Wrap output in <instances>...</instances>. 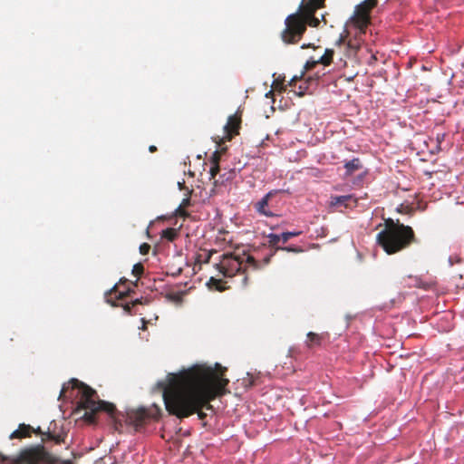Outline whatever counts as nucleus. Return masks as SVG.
Here are the masks:
<instances>
[{
	"instance_id": "obj_9",
	"label": "nucleus",
	"mask_w": 464,
	"mask_h": 464,
	"mask_svg": "<svg viewBox=\"0 0 464 464\" xmlns=\"http://www.w3.org/2000/svg\"><path fill=\"white\" fill-rule=\"evenodd\" d=\"M241 119L237 114L230 115L227 124L224 126L225 138L230 140L234 136L238 134Z\"/></svg>"
},
{
	"instance_id": "obj_5",
	"label": "nucleus",
	"mask_w": 464,
	"mask_h": 464,
	"mask_svg": "<svg viewBox=\"0 0 464 464\" xmlns=\"http://www.w3.org/2000/svg\"><path fill=\"white\" fill-rule=\"evenodd\" d=\"M271 256H266L262 260H257L252 255L242 254L236 255L234 253H227L222 256V259L216 265L218 270L225 277H232L237 274H243L242 285H247L248 277L246 273L249 270H258L268 265L271 260Z\"/></svg>"
},
{
	"instance_id": "obj_2",
	"label": "nucleus",
	"mask_w": 464,
	"mask_h": 464,
	"mask_svg": "<svg viewBox=\"0 0 464 464\" xmlns=\"http://www.w3.org/2000/svg\"><path fill=\"white\" fill-rule=\"evenodd\" d=\"M325 0H302L298 10L289 14L285 20V28L281 33V39L286 44L298 43L306 31L307 25L317 27L321 20L315 12L324 5Z\"/></svg>"
},
{
	"instance_id": "obj_35",
	"label": "nucleus",
	"mask_w": 464,
	"mask_h": 464,
	"mask_svg": "<svg viewBox=\"0 0 464 464\" xmlns=\"http://www.w3.org/2000/svg\"><path fill=\"white\" fill-rule=\"evenodd\" d=\"M343 43H344V40H343V38L341 36V37L339 38V40L336 42V44H337L338 45H340V44H342Z\"/></svg>"
},
{
	"instance_id": "obj_23",
	"label": "nucleus",
	"mask_w": 464,
	"mask_h": 464,
	"mask_svg": "<svg viewBox=\"0 0 464 464\" xmlns=\"http://www.w3.org/2000/svg\"><path fill=\"white\" fill-rule=\"evenodd\" d=\"M301 231H289L282 233V243L285 244L291 237H298L301 235Z\"/></svg>"
},
{
	"instance_id": "obj_37",
	"label": "nucleus",
	"mask_w": 464,
	"mask_h": 464,
	"mask_svg": "<svg viewBox=\"0 0 464 464\" xmlns=\"http://www.w3.org/2000/svg\"><path fill=\"white\" fill-rule=\"evenodd\" d=\"M296 81H297V77H294V78L290 81L289 84H290V85H292V84H293L295 82H296Z\"/></svg>"
},
{
	"instance_id": "obj_17",
	"label": "nucleus",
	"mask_w": 464,
	"mask_h": 464,
	"mask_svg": "<svg viewBox=\"0 0 464 464\" xmlns=\"http://www.w3.org/2000/svg\"><path fill=\"white\" fill-rule=\"evenodd\" d=\"M132 292H133V290H131L130 288H128V289L123 290V291H120V290H118V285H116L109 292V295L111 296V299L112 298V295H114L113 298H115L117 300H121V299H123L126 296L130 295V293H132Z\"/></svg>"
},
{
	"instance_id": "obj_10",
	"label": "nucleus",
	"mask_w": 464,
	"mask_h": 464,
	"mask_svg": "<svg viewBox=\"0 0 464 464\" xmlns=\"http://www.w3.org/2000/svg\"><path fill=\"white\" fill-rule=\"evenodd\" d=\"M357 202V198L353 195L331 196L329 205L330 207H344L347 208L355 207Z\"/></svg>"
},
{
	"instance_id": "obj_20",
	"label": "nucleus",
	"mask_w": 464,
	"mask_h": 464,
	"mask_svg": "<svg viewBox=\"0 0 464 464\" xmlns=\"http://www.w3.org/2000/svg\"><path fill=\"white\" fill-rule=\"evenodd\" d=\"M178 230L173 227H168L161 232V237L170 242L174 241L178 237Z\"/></svg>"
},
{
	"instance_id": "obj_11",
	"label": "nucleus",
	"mask_w": 464,
	"mask_h": 464,
	"mask_svg": "<svg viewBox=\"0 0 464 464\" xmlns=\"http://www.w3.org/2000/svg\"><path fill=\"white\" fill-rule=\"evenodd\" d=\"M223 151H225L224 149H222L221 150H216L210 159L211 167L209 169V174H210V179L214 180L215 185H217V183L219 181V179H216V176L220 171L219 161H220V156Z\"/></svg>"
},
{
	"instance_id": "obj_12",
	"label": "nucleus",
	"mask_w": 464,
	"mask_h": 464,
	"mask_svg": "<svg viewBox=\"0 0 464 464\" xmlns=\"http://www.w3.org/2000/svg\"><path fill=\"white\" fill-rule=\"evenodd\" d=\"M271 198V193H267L259 201L255 204V209L263 216L273 217L274 214L268 209V202Z\"/></svg>"
},
{
	"instance_id": "obj_36",
	"label": "nucleus",
	"mask_w": 464,
	"mask_h": 464,
	"mask_svg": "<svg viewBox=\"0 0 464 464\" xmlns=\"http://www.w3.org/2000/svg\"><path fill=\"white\" fill-rule=\"evenodd\" d=\"M321 20L324 23V24H327V21L325 19V15L324 14H321Z\"/></svg>"
},
{
	"instance_id": "obj_7",
	"label": "nucleus",
	"mask_w": 464,
	"mask_h": 464,
	"mask_svg": "<svg viewBox=\"0 0 464 464\" xmlns=\"http://www.w3.org/2000/svg\"><path fill=\"white\" fill-rule=\"evenodd\" d=\"M160 411V408L156 405H152L150 408L141 407L128 412V419L136 430H139L150 420H159Z\"/></svg>"
},
{
	"instance_id": "obj_31",
	"label": "nucleus",
	"mask_w": 464,
	"mask_h": 464,
	"mask_svg": "<svg viewBox=\"0 0 464 464\" xmlns=\"http://www.w3.org/2000/svg\"><path fill=\"white\" fill-rule=\"evenodd\" d=\"M188 205H189V198H184L183 201H182L181 206L187 207Z\"/></svg>"
},
{
	"instance_id": "obj_8",
	"label": "nucleus",
	"mask_w": 464,
	"mask_h": 464,
	"mask_svg": "<svg viewBox=\"0 0 464 464\" xmlns=\"http://www.w3.org/2000/svg\"><path fill=\"white\" fill-rule=\"evenodd\" d=\"M377 3V0H364L356 6L353 19L358 27L362 29L370 24V13Z\"/></svg>"
},
{
	"instance_id": "obj_34",
	"label": "nucleus",
	"mask_w": 464,
	"mask_h": 464,
	"mask_svg": "<svg viewBox=\"0 0 464 464\" xmlns=\"http://www.w3.org/2000/svg\"><path fill=\"white\" fill-rule=\"evenodd\" d=\"M139 304H141L140 299H135L134 301L131 302V305H134V306Z\"/></svg>"
},
{
	"instance_id": "obj_22",
	"label": "nucleus",
	"mask_w": 464,
	"mask_h": 464,
	"mask_svg": "<svg viewBox=\"0 0 464 464\" xmlns=\"http://www.w3.org/2000/svg\"><path fill=\"white\" fill-rule=\"evenodd\" d=\"M185 292H169L166 295V298L177 304L182 303V296Z\"/></svg>"
},
{
	"instance_id": "obj_25",
	"label": "nucleus",
	"mask_w": 464,
	"mask_h": 464,
	"mask_svg": "<svg viewBox=\"0 0 464 464\" xmlns=\"http://www.w3.org/2000/svg\"><path fill=\"white\" fill-rule=\"evenodd\" d=\"M132 275L139 279L144 272V266L141 263H137L132 267Z\"/></svg>"
},
{
	"instance_id": "obj_30",
	"label": "nucleus",
	"mask_w": 464,
	"mask_h": 464,
	"mask_svg": "<svg viewBox=\"0 0 464 464\" xmlns=\"http://www.w3.org/2000/svg\"><path fill=\"white\" fill-rule=\"evenodd\" d=\"M134 305H131V303H127L123 305V309L124 311H126L127 313H130V310L131 308L133 307Z\"/></svg>"
},
{
	"instance_id": "obj_26",
	"label": "nucleus",
	"mask_w": 464,
	"mask_h": 464,
	"mask_svg": "<svg viewBox=\"0 0 464 464\" xmlns=\"http://www.w3.org/2000/svg\"><path fill=\"white\" fill-rule=\"evenodd\" d=\"M277 249H280L282 251L293 252V253H302L304 251L299 246H283V247H277Z\"/></svg>"
},
{
	"instance_id": "obj_29",
	"label": "nucleus",
	"mask_w": 464,
	"mask_h": 464,
	"mask_svg": "<svg viewBox=\"0 0 464 464\" xmlns=\"http://www.w3.org/2000/svg\"><path fill=\"white\" fill-rule=\"evenodd\" d=\"M274 86L276 90H278L279 92L285 91L283 82H280L278 79L274 82Z\"/></svg>"
},
{
	"instance_id": "obj_13",
	"label": "nucleus",
	"mask_w": 464,
	"mask_h": 464,
	"mask_svg": "<svg viewBox=\"0 0 464 464\" xmlns=\"http://www.w3.org/2000/svg\"><path fill=\"white\" fill-rule=\"evenodd\" d=\"M34 431V427L29 424L21 423L18 426V429L13 431L10 435V439H24L30 438Z\"/></svg>"
},
{
	"instance_id": "obj_4",
	"label": "nucleus",
	"mask_w": 464,
	"mask_h": 464,
	"mask_svg": "<svg viewBox=\"0 0 464 464\" xmlns=\"http://www.w3.org/2000/svg\"><path fill=\"white\" fill-rule=\"evenodd\" d=\"M70 385L72 389H78L81 393L77 403L79 409L85 411L83 419L86 421L93 423L95 421V415L98 411H105L111 417L114 416L116 412L115 405L104 401H97L96 391L77 379H72L67 384H63L60 397L65 396Z\"/></svg>"
},
{
	"instance_id": "obj_38",
	"label": "nucleus",
	"mask_w": 464,
	"mask_h": 464,
	"mask_svg": "<svg viewBox=\"0 0 464 464\" xmlns=\"http://www.w3.org/2000/svg\"><path fill=\"white\" fill-rule=\"evenodd\" d=\"M127 282H128V280H127L126 278H121V279L120 280V284H125V283H127Z\"/></svg>"
},
{
	"instance_id": "obj_6",
	"label": "nucleus",
	"mask_w": 464,
	"mask_h": 464,
	"mask_svg": "<svg viewBox=\"0 0 464 464\" xmlns=\"http://www.w3.org/2000/svg\"><path fill=\"white\" fill-rule=\"evenodd\" d=\"M58 459L51 454L43 444L22 449L14 458L13 464H56Z\"/></svg>"
},
{
	"instance_id": "obj_16",
	"label": "nucleus",
	"mask_w": 464,
	"mask_h": 464,
	"mask_svg": "<svg viewBox=\"0 0 464 464\" xmlns=\"http://www.w3.org/2000/svg\"><path fill=\"white\" fill-rule=\"evenodd\" d=\"M345 177L352 176L355 171L361 169L362 168V162L360 159L354 158L352 160L345 162Z\"/></svg>"
},
{
	"instance_id": "obj_21",
	"label": "nucleus",
	"mask_w": 464,
	"mask_h": 464,
	"mask_svg": "<svg viewBox=\"0 0 464 464\" xmlns=\"http://www.w3.org/2000/svg\"><path fill=\"white\" fill-rule=\"evenodd\" d=\"M224 282L221 279H217L213 276H211L208 282V286L211 289H216L218 291H223L225 289L223 285Z\"/></svg>"
},
{
	"instance_id": "obj_28",
	"label": "nucleus",
	"mask_w": 464,
	"mask_h": 464,
	"mask_svg": "<svg viewBox=\"0 0 464 464\" xmlns=\"http://www.w3.org/2000/svg\"><path fill=\"white\" fill-rule=\"evenodd\" d=\"M150 250V246L148 243H143L140 246V252L141 255H147Z\"/></svg>"
},
{
	"instance_id": "obj_24",
	"label": "nucleus",
	"mask_w": 464,
	"mask_h": 464,
	"mask_svg": "<svg viewBox=\"0 0 464 464\" xmlns=\"http://www.w3.org/2000/svg\"><path fill=\"white\" fill-rule=\"evenodd\" d=\"M236 177V171L234 169H230L227 172H224L220 175V182L224 183L225 181H228L233 179Z\"/></svg>"
},
{
	"instance_id": "obj_1",
	"label": "nucleus",
	"mask_w": 464,
	"mask_h": 464,
	"mask_svg": "<svg viewBox=\"0 0 464 464\" xmlns=\"http://www.w3.org/2000/svg\"><path fill=\"white\" fill-rule=\"evenodd\" d=\"M227 368L216 363L195 364L179 373L171 374L163 392L166 410L179 419L198 413L206 418L202 409H212L210 401L226 392L229 380L225 378Z\"/></svg>"
},
{
	"instance_id": "obj_39",
	"label": "nucleus",
	"mask_w": 464,
	"mask_h": 464,
	"mask_svg": "<svg viewBox=\"0 0 464 464\" xmlns=\"http://www.w3.org/2000/svg\"><path fill=\"white\" fill-rule=\"evenodd\" d=\"M210 257H211V253H208V257H207V259L205 260V262L208 263V262H209Z\"/></svg>"
},
{
	"instance_id": "obj_19",
	"label": "nucleus",
	"mask_w": 464,
	"mask_h": 464,
	"mask_svg": "<svg viewBox=\"0 0 464 464\" xmlns=\"http://www.w3.org/2000/svg\"><path fill=\"white\" fill-rule=\"evenodd\" d=\"M334 51L333 49H325L324 53L318 59L321 64L328 66L333 61Z\"/></svg>"
},
{
	"instance_id": "obj_14",
	"label": "nucleus",
	"mask_w": 464,
	"mask_h": 464,
	"mask_svg": "<svg viewBox=\"0 0 464 464\" xmlns=\"http://www.w3.org/2000/svg\"><path fill=\"white\" fill-rule=\"evenodd\" d=\"M306 337L305 345L307 348L313 349L314 347H318L322 344V342L324 339V334L309 332L306 334Z\"/></svg>"
},
{
	"instance_id": "obj_27",
	"label": "nucleus",
	"mask_w": 464,
	"mask_h": 464,
	"mask_svg": "<svg viewBox=\"0 0 464 464\" xmlns=\"http://www.w3.org/2000/svg\"><path fill=\"white\" fill-rule=\"evenodd\" d=\"M318 63H320V62H318V59L317 60H314L313 58H311L310 60H308L304 65V68L305 70H312L314 69Z\"/></svg>"
},
{
	"instance_id": "obj_33",
	"label": "nucleus",
	"mask_w": 464,
	"mask_h": 464,
	"mask_svg": "<svg viewBox=\"0 0 464 464\" xmlns=\"http://www.w3.org/2000/svg\"><path fill=\"white\" fill-rule=\"evenodd\" d=\"M149 150H150V152H155V151H157V147L154 145H151L149 147Z\"/></svg>"
},
{
	"instance_id": "obj_18",
	"label": "nucleus",
	"mask_w": 464,
	"mask_h": 464,
	"mask_svg": "<svg viewBox=\"0 0 464 464\" xmlns=\"http://www.w3.org/2000/svg\"><path fill=\"white\" fill-rule=\"evenodd\" d=\"M267 241H268L269 246H271L272 248L275 249V251L273 253H271V255H272L271 257H272L275 255V253L279 250V249H277V247H280L278 246V244L280 241H282V237H281V235L271 233L267 236ZM268 256H270V254Z\"/></svg>"
},
{
	"instance_id": "obj_3",
	"label": "nucleus",
	"mask_w": 464,
	"mask_h": 464,
	"mask_svg": "<svg viewBox=\"0 0 464 464\" xmlns=\"http://www.w3.org/2000/svg\"><path fill=\"white\" fill-rule=\"evenodd\" d=\"M384 226V229L377 234V242L387 254H395L417 242L411 227L392 218L386 219Z\"/></svg>"
},
{
	"instance_id": "obj_15",
	"label": "nucleus",
	"mask_w": 464,
	"mask_h": 464,
	"mask_svg": "<svg viewBox=\"0 0 464 464\" xmlns=\"http://www.w3.org/2000/svg\"><path fill=\"white\" fill-rule=\"evenodd\" d=\"M33 433L42 435V442L43 443H45L48 441H54L55 443L58 444L61 442V438L59 435H55L50 431L44 432L40 427L34 428Z\"/></svg>"
},
{
	"instance_id": "obj_32",
	"label": "nucleus",
	"mask_w": 464,
	"mask_h": 464,
	"mask_svg": "<svg viewBox=\"0 0 464 464\" xmlns=\"http://www.w3.org/2000/svg\"><path fill=\"white\" fill-rule=\"evenodd\" d=\"M443 139H444V134H441V135L438 134L437 140L439 143H440L441 140H443Z\"/></svg>"
}]
</instances>
